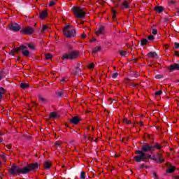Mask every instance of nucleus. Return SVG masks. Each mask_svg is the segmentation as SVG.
Returning <instances> with one entry per match:
<instances>
[{"instance_id": "a211bd4d", "label": "nucleus", "mask_w": 179, "mask_h": 179, "mask_svg": "<svg viewBox=\"0 0 179 179\" xmlns=\"http://www.w3.org/2000/svg\"><path fill=\"white\" fill-rule=\"evenodd\" d=\"M148 57H150V58H156L157 57V53H156V52H150L148 53Z\"/></svg>"}, {"instance_id": "412c9836", "label": "nucleus", "mask_w": 179, "mask_h": 179, "mask_svg": "<svg viewBox=\"0 0 179 179\" xmlns=\"http://www.w3.org/2000/svg\"><path fill=\"white\" fill-rule=\"evenodd\" d=\"M122 9H127L128 8H129V6H128V1H125L124 2H123V3L121 6Z\"/></svg>"}, {"instance_id": "9d476101", "label": "nucleus", "mask_w": 179, "mask_h": 179, "mask_svg": "<svg viewBox=\"0 0 179 179\" xmlns=\"http://www.w3.org/2000/svg\"><path fill=\"white\" fill-rule=\"evenodd\" d=\"M169 71H179V64H171L169 67Z\"/></svg>"}, {"instance_id": "c9c22d12", "label": "nucleus", "mask_w": 179, "mask_h": 179, "mask_svg": "<svg viewBox=\"0 0 179 179\" xmlns=\"http://www.w3.org/2000/svg\"><path fill=\"white\" fill-rule=\"evenodd\" d=\"M163 93V91L159 90L157 92H155V96H160Z\"/></svg>"}, {"instance_id": "052dcab7", "label": "nucleus", "mask_w": 179, "mask_h": 179, "mask_svg": "<svg viewBox=\"0 0 179 179\" xmlns=\"http://www.w3.org/2000/svg\"><path fill=\"white\" fill-rule=\"evenodd\" d=\"M132 85H134V86H136V83H133Z\"/></svg>"}, {"instance_id": "680f3d73", "label": "nucleus", "mask_w": 179, "mask_h": 179, "mask_svg": "<svg viewBox=\"0 0 179 179\" xmlns=\"http://www.w3.org/2000/svg\"><path fill=\"white\" fill-rule=\"evenodd\" d=\"M88 139H89V141H92V138H90V137H89Z\"/></svg>"}, {"instance_id": "bb28decb", "label": "nucleus", "mask_w": 179, "mask_h": 179, "mask_svg": "<svg viewBox=\"0 0 179 179\" xmlns=\"http://www.w3.org/2000/svg\"><path fill=\"white\" fill-rule=\"evenodd\" d=\"M176 170L174 166H171L166 169V173H173Z\"/></svg>"}, {"instance_id": "a19ab883", "label": "nucleus", "mask_w": 179, "mask_h": 179, "mask_svg": "<svg viewBox=\"0 0 179 179\" xmlns=\"http://www.w3.org/2000/svg\"><path fill=\"white\" fill-rule=\"evenodd\" d=\"M28 47L29 48H30L31 50H34V45H31V44H28Z\"/></svg>"}, {"instance_id": "49530a36", "label": "nucleus", "mask_w": 179, "mask_h": 179, "mask_svg": "<svg viewBox=\"0 0 179 179\" xmlns=\"http://www.w3.org/2000/svg\"><path fill=\"white\" fill-rule=\"evenodd\" d=\"M45 57H46V59H51L52 58L51 55H46Z\"/></svg>"}, {"instance_id": "603ef678", "label": "nucleus", "mask_w": 179, "mask_h": 179, "mask_svg": "<svg viewBox=\"0 0 179 179\" xmlns=\"http://www.w3.org/2000/svg\"><path fill=\"white\" fill-rule=\"evenodd\" d=\"M164 22H169V18H164Z\"/></svg>"}, {"instance_id": "774afa93", "label": "nucleus", "mask_w": 179, "mask_h": 179, "mask_svg": "<svg viewBox=\"0 0 179 179\" xmlns=\"http://www.w3.org/2000/svg\"><path fill=\"white\" fill-rule=\"evenodd\" d=\"M0 164H1V162H0Z\"/></svg>"}, {"instance_id": "338daca9", "label": "nucleus", "mask_w": 179, "mask_h": 179, "mask_svg": "<svg viewBox=\"0 0 179 179\" xmlns=\"http://www.w3.org/2000/svg\"><path fill=\"white\" fill-rule=\"evenodd\" d=\"M0 179H2V177H1V176H0Z\"/></svg>"}, {"instance_id": "4be33fe9", "label": "nucleus", "mask_w": 179, "mask_h": 179, "mask_svg": "<svg viewBox=\"0 0 179 179\" xmlns=\"http://www.w3.org/2000/svg\"><path fill=\"white\" fill-rule=\"evenodd\" d=\"M38 99H39L41 103H43V104H45V103H48V100H47L46 99H45L43 96H39Z\"/></svg>"}, {"instance_id": "cd10ccee", "label": "nucleus", "mask_w": 179, "mask_h": 179, "mask_svg": "<svg viewBox=\"0 0 179 179\" xmlns=\"http://www.w3.org/2000/svg\"><path fill=\"white\" fill-rule=\"evenodd\" d=\"M120 54L122 57H127V55H128V52L127 51H124V50H121L120 52Z\"/></svg>"}, {"instance_id": "72a5a7b5", "label": "nucleus", "mask_w": 179, "mask_h": 179, "mask_svg": "<svg viewBox=\"0 0 179 179\" xmlns=\"http://www.w3.org/2000/svg\"><path fill=\"white\" fill-rule=\"evenodd\" d=\"M112 78L113 79H117V78H118V73H113L112 74Z\"/></svg>"}, {"instance_id": "7c9ffc66", "label": "nucleus", "mask_w": 179, "mask_h": 179, "mask_svg": "<svg viewBox=\"0 0 179 179\" xmlns=\"http://www.w3.org/2000/svg\"><path fill=\"white\" fill-rule=\"evenodd\" d=\"M148 159H151L152 160H155V162H157V157L155 155H150V157H148Z\"/></svg>"}, {"instance_id": "1a4fd4ad", "label": "nucleus", "mask_w": 179, "mask_h": 179, "mask_svg": "<svg viewBox=\"0 0 179 179\" xmlns=\"http://www.w3.org/2000/svg\"><path fill=\"white\" fill-rule=\"evenodd\" d=\"M50 29V25H48V24L42 25L41 27V33H47V31H48Z\"/></svg>"}, {"instance_id": "09e8293b", "label": "nucleus", "mask_w": 179, "mask_h": 179, "mask_svg": "<svg viewBox=\"0 0 179 179\" xmlns=\"http://www.w3.org/2000/svg\"><path fill=\"white\" fill-rule=\"evenodd\" d=\"M14 54H15V50H10V52H9L10 55H14Z\"/></svg>"}, {"instance_id": "6e6d98bb", "label": "nucleus", "mask_w": 179, "mask_h": 179, "mask_svg": "<svg viewBox=\"0 0 179 179\" xmlns=\"http://www.w3.org/2000/svg\"><path fill=\"white\" fill-rule=\"evenodd\" d=\"M65 78H62L61 80H60V82H65Z\"/></svg>"}, {"instance_id": "de8ad7c7", "label": "nucleus", "mask_w": 179, "mask_h": 179, "mask_svg": "<svg viewBox=\"0 0 179 179\" xmlns=\"http://www.w3.org/2000/svg\"><path fill=\"white\" fill-rule=\"evenodd\" d=\"M62 94H64L63 92H57V96H59V97H61V96H62Z\"/></svg>"}, {"instance_id": "0eeeda50", "label": "nucleus", "mask_w": 179, "mask_h": 179, "mask_svg": "<svg viewBox=\"0 0 179 179\" xmlns=\"http://www.w3.org/2000/svg\"><path fill=\"white\" fill-rule=\"evenodd\" d=\"M8 27L11 30V31H15V32L19 31V30H20V29H22L20 25L17 23L11 24L8 26Z\"/></svg>"}, {"instance_id": "4c0bfd02", "label": "nucleus", "mask_w": 179, "mask_h": 179, "mask_svg": "<svg viewBox=\"0 0 179 179\" xmlns=\"http://www.w3.org/2000/svg\"><path fill=\"white\" fill-rule=\"evenodd\" d=\"M93 68H94V64L91 63L89 64V69H93Z\"/></svg>"}, {"instance_id": "58836bf2", "label": "nucleus", "mask_w": 179, "mask_h": 179, "mask_svg": "<svg viewBox=\"0 0 179 179\" xmlns=\"http://www.w3.org/2000/svg\"><path fill=\"white\" fill-rule=\"evenodd\" d=\"M55 5V1H52L49 3V6H54Z\"/></svg>"}, {"instance_id": "69168bd1", "label": "nucleus", "mask_w": 179, "mask_h": 179, "mask_svg": "<svg viewBox=\"0 0 179 179\" xmlns=\"http://www.w3.org/2000/svg\"><path fill=\"white\" fill-rule=\"evenodd\" d=\"M178 13H179V8H178Z\"/></svg>"}, {"instance_id": "8fccbe9b", "label": "nucleus", "mask_w": 179, "mask_h": 179, "mask_svg": "<svg viewBox=\"0 0 179 179\" xmlns=\"http://www.w3.org/2000/svg\"><path fill=\"white\" fill-rule=\"evenodd\" d=\"M81 37H82V38H86V34H83L81 35Z\"/></svg>"}, {"instance_id": "393cba45", "label": "nucleus", "mask_w": 179, "mask_h": 179, "mask_svg": "<svg viewBox=\"0 0 179 179\" xmlns=\"http://www.w3.org/2000/svg\"><path fill=\"white\" fill-rule=\"evenodd\" d=\"M101 50V48L100 46H97L95 47L93 50H92V52L93 54H96V52H99V51Z\"/></svg>"}, {"instance_id": "6e6552de", "label": "nucleus", "mask_w": 179, "mask_h": 179, "mask_svg": "<svg viewBox=\"0 0 179 179\" xmlns=\"http://www.w3.org/2000/svg\"><path fill=\"white\" fill-rule=\"evenodd\" d=\"M152 151H153V148H152V145L149 144H145L142 145V150H141V152H143V153H145V152H152Z\"/></svg>"}, {"instance_id": "3c124183", "label": "nucleus", "mask_w": 179, "mask_h": 179, "mask_svg": "<svg viewBox=\"0 0 179 179\" xmlns=\"http://www.w3.org/2000/svg\"><path fill=\"white\" fill-rule=\"evenodd\" d=\"M175 55H177V57H178V56H179V53H178V51L175 52Z\"/></svg>"}, {"instance_id": "ddd939ff", "label": "nucleus", "mask_w": 179, "mask_h": 179, "mask_svg": "<svg viewBox=\"0 0 179 179\" xmlns=\"http://www.w3.org/2000/svg\"><path fill=\"white\" fill-rule=\"evenodd\" d=\"M96 34H103L104 33V27L99 26L97 31H96Z\"/></svg>"}, {"instance_id": "5fc2aeb1", "label": "nucleus", "mask_w": 179, "mask_h": 179, "mask_svg": "<svg viewBox=\"0 0 179 179\" xmlns=\"http://www.w3.org/2000/svg\"><path fill=\"white\" fill-rule=\"evenodd\" d=\"M61 145V143H56V146H60Z\"/></svg>"}, {"instance_id": "39448f33", "label": "nucleus", "mask_w": 179, "mask_h": 179, "mask_svg": "<svg viewBox=\"0 0 179 179\" xmlns=\"http://www.w3.org/2000/svg\"><path fill=\"white\" fill-rule=\"evenodd\" d=\"M72 10L73 11L75 16L79 19H82V17H85V16H86V13L83 10V8L80 7H73Z\"/></svg>"}, {"instance_id": "a18cd8bd", "label": "nucleus", "mask_w": 179, "mask_h": 179, "mask_svg": "<svg viewBox=\"0 0 179 179\" xmlns=\"http://www.w3.org/2000/svg\"><path fill=\"white\" fill-rule=\"evenodd\" d=\"M152 33V34H157V29H153Z\"/></svg>"}, {"instance_id": "f257e3e1", "label": "nucleus", "mask_w": 179, "mask_h": 179, "mask_svg": "<svg viewBox=\"0 0 179 179\" xmlns=\"http://www.w3.org/2000/svg\"><path fill=\"white\" fill-rule=\"evenodd\" d=\"M38 169V163L31 164L25 167H20L13 166L10 169V173L12 176H17V174H28L30 171H34Z\"/></svg>"}, {"instance_id": "2eb2a0df", "label": "nucleus", "mask_w": 179, "mask_h": 179, "mask_svg": "<svg viewBox=\"0 0 179 179\" xmlns=\"http://www.w3.org/2000/svg\"><path fill=\"white\" fill-rule=\"evenodd\" d=\"M157 159L158 160V163H163V162H164V158H163L161 154L157 155Z\"/></svg>"}, {"instance_id": "7ed1b4c3", "label": "nucleus", "mask_w": 179, "mask_h": 179, "mask_svg": "<svg viewBox=\"0 0 179 179\" xmlns=\"http://www.w3.org/2000/svg\"><path fill=\"white\" fill-rule=\"evenodd\" d=\"M64 34L67 38H71V37H75L76 36V30L71 28L69 25H67L63 29Z\"/></svg>"}, {"instance_id": "5701e85b", "label": "nucleus", "mask_w": 179, "mask_h": 179, "mask_svg": "<svg viewBox=\"0 0 179 179\" xmlns=\"http://www.w3.org/2000/svg\"><path fill=\"white\" fill-rule=\"evenodd\" d=\"M152 150L154 149L160 150V149H162V145H159V143H156L154 145H152Z\"/></svg>"}, {"instance_id": "0e129e2a", "label": "nucleus", "mask_w": 179, "mask_h": 179, "mask_svg": "<svg viewBox=\"0 0 179 179\" xmlns=\"http://www.w3.org/2000/svg\"><path fill=\"white\" fill-rule=\"evenodd\" d=\"M2 80V77L0 76V80Z\"/></svg>"}, {"instance_id": "ea45409f", "label": "nucleus", "mask_w": 179, "mask_h": 179, "mask_svg": "<svg viewBox=\"0 0 179 179\" xmlns=\"http://www.w3.org/2000/svg\"><path fill=\"white\" fill-rule=\"evenodd\" d=\"M112 13H113V17H115V15H117V11H115V10L114 9H112Z\"/></svg>"}, {"instance_id": "e433bc0d", "label": "nucleus", "mask_w": 179, "mask_h": 179, "mask_svg": "<svg viewBox=\"0 0 179 179\" xmlns=\"http://www.w3.org/2000/svg\"><path fill=\"white\" fill-rule=\"evenodd\" d=\"M174 45H175V49H176V50H178V48H179V43H177V42H176V43H174Z\"/></svg>"}, {"instance_id": "f8f14e48", "label": "nucleus", "mask_w": 179, "mask_h": 179, "mask_svg": "<svg viewBox=\"0 0 179 179\" xmlns=\"http://www.w3.org/2000/svg\"><path fill=\"white\" fill-rule=\"evenodd\" d=\"M50 118H52L53 120H57V118H59V115H58L57 112H52L50 114Z\"/></svg>"}, {"instance_id": "423d86ee", "label": "nucleus", "mask_w": 179, "mask_h": 179, "mask_svg": "<svg viewBox=\"0 0 179 179\" xmlns=\"http://www.w3.org/2000/svg\"><path fill=\"white\" fill-rule=\"evenodd\" d=\"M21 33L23 34H33L34 33V28L31 27H24L21 30Z\"/></svg>"}, {"instance_id": "dca6fc26", "label": "nucleus", "mask_w": 179, "mask_h": 179, "mask_svg": "<svg viewBox=\"0 0 179 179\" xmlns=\"http://www.w3.org/2000/svg\"><path fill=\"white\" fill-rule=\"evenodd\" d=\"M50 167H51V163H50V162H48V161H45L44 162V169L48 170L50 169Z\"/></svg>"}, {"instance_id": "b1692460", "label": "nucleus", "mask_w": 179, "mask_h": 179, "mask_svg": "<svg viewBox=\"0 0 179 179\" xmlns=\"http://www.w3.org/2000/svg\"><path fill=\"white\" fill-rule=\"evenodd\" d=\"M148 43V39L146 38H143L141 41V45L143 46V45H146Z\"/></svg>"}, {"instance_id": "f704fd0d", "label": "nucleus", "mask_w": 179, "mask_h": 179, "mask_svg": "<svg viewBox=\"0 0 179 179\" xmlns=\"http://www.w3.org/2000/svg\"><path fill=\"white\" fill-rule=\"evenodd\" d=\"M148 38L149 41H153V40H155V37L153 36H149Z\"/></svg>"}, {"instance_id": "2f4dec72", "label": "nucleus", "mask_w": 179, "mask_h": 179, "mask_svg": "<svg viewBox=\"0 0 179 179\" xmlns=\"http://www.w3.org/2000/svg\"><path fill=\"white\" fill-rule=\"evenodd\" d=\"M123 122L124 124H132V122L131 121L128 120V119H127V117L123 119Z\"/></svg>"}, {"instance_id": "f3484780", "label": "nucleus", "mask_w": 179, "mask_h": 179, "mask_svg": "<svg viewBox=\"0 0 179 179\" xmlns=\"http://www.w3.org/2000/svg\"><path fill=\"white\" fill-rule=\"evenodd\" d=\"M47 11H42L40 13L39 17H41V19H45V17H47Z\"/></svg>"}, {"instance_id": "aec40b11", "label": "nucleus", "mask_w": 179, "mask_h": 179, "mask_svg": "<svg viewBox=\"0 0 179 179\" xmlns=\"http://www.w3.org/2000/svg\"><path fill=\"white\" fill-rule=\"evenodd\" d=\"M154 9L156 10V12H158V13H162V12H163V7L162 6L155 7Z\"/></svg>"}, {"instance_id": "c85d7f7f", "label": "nucleus", "mask_w": 179, "mask_h": 179, "mask_svg": "<svg viewBox=\"0 0 179 179\" xmlns=\"http://www.w3.org/2000/svg\"><path fill=\"white\" fill-rule=\"evenodd\" d=\"M5 93V89L0 87V100L2 99V94Z\"/></svg>"}, {"instance_id": "4d7b16f0", "label": "nucleus", "mask_w": 179, "mask_h": 179, "mask_svg": "<svg viewBox=\"0 0 179 179\" xmlns=\"http://www.w3.org/2000/svg\"><path fill=\"white\" fill-rule=\"evenodd\" d=\"M6 148L9 150V149H10L11 147H10V145H8Z\"/></svg>"}, {"instance_id": "20e7f679", "label": "nucleus", "mask_w": 179, "mask_h": 179, "mask_svg": "<svg viewBox=\"0 0 179 179\" xmlns=\"http://www.w3.org/2000/svg\"><path fill=\"white\" fill-rule=\"evenodd\" d=\"M79 57V52L73 51L64 53L62 58V59H76Z\"/></svg>"}, {"instance_id": "a878e982", "label": "nucleus", "mask_w": 179, "mask_h": 179, "mask_svg": "<svg viewBox=\"0 0 179 179\" xmlns=\"http://www.w3.org/2000/svg\"><path fill=\"white\" fill-rule=\"evenodd\" d=\"M20 87H21L22 89H27V87H29V84L24 83H22L20 84Z\"/></svg>"}, {"instance_id": "37998d69", "label": "nucleus", "mask_w": 179, "mask_h": 179, "mask_svg": "<svg viewBox=\"0 0 179 179\" xmlns=\"http://www.w3.org/2000/svg\"><path fill=\"white\" fill-rule=\"evenodd\" d=\"M79 72V66L76 67L75 73L76 75H78V73Z\"/></svg>"}, {"instance_id": "bf43d9fd", "label": "nucleus", "mask_w": 179, "mask_h": 179, "mask_svg": "<svg viewBox=\"0 0 179 179\" xmlns=\"http://www.w3.org/2000/svg\"><path fill=\"white\" fill-rule=\"evenodd\" d=\"M119 156H120V155H115V157H118Z\"/></svg>"}, {"instance_id": "6ab92c4d", "label": "nucleus", "mask_w": 179, "mask_h": 179, "mask_svg": "<svg viewBox=\"0 0 179 179\" xmlns=\"http://www.w3.org/2000/svg\"><path fill=\"white\" fill-rule=\"evenodd\" d=\"M22 52V55L24 57H29L30 56V52H29V50H27L23 49Z\"/></svg>"}, {"instance_id": "79ce46f5", "label": "nucleus", "mask_w": 179, "mask_h": 179, "mask_svg": "<svg viewBox=\"0 0 179 179\" xmlns=\"http://www.w3.org/2000/svg\"><path fill=\"white\" fill-rule=\"evenodd\" d=\"M152 178H155V179L157 178V175L156 174V173H155V172L152 173Z\"/></svg>"}, {"instance_id": "864d4df0", "label": "nucleus", "mask_w": 179, "mask_h": 179, "mask_svg": "<svg viewBox=\"0 0 179 179\" xmlns=\"http://www.w3.org/2000/svg\"><path fill=\"white\" fill-rule=\"evenodd\" d=\"M134 76H135V78H138V76H139V74H138V73H134Z\"/></svg>"}, {"instance_id": "c756f323", "label": "nucleus", "mask_w": 179, "mask_h": 179, "mask_svg": "<svg viewBox=\"0 0 179 179\" xmlns=\"http://www.w3.org/2000/svg\"><path fill=\"white\" fill-rule=\"evenodd\" d=\"M0 157H1V159H3V162H6V155L5 153L1 152L0 154Z\"/></svg>"}, {"instance_id": "f03ea898", "label": "nucleus", "mask_w": 179, "mask_h": 179, "mask_svg": "<svg viewBox=\"0 0 179 179\" xmlns=\"http://www.w3.org/2000/svg\"><path fill=\"white\" fill-rule=\"evenodd\" d=\"M136 153V155H139L134 157V160H135V162H137V163H141V162H145V160H146L148 157H150V155L143 152V151L137 150Z\"/></svg>"}, {"instance_id": "4468645a", "label": "nucleus", "mask_w": 179, "mask_h": 179, "mask_svg": "<svg viewBox=\"0 0 179 179\" xmlns=\"http://www.w3.org/2000/svg\"><path fill=\"white\" fill-rule=\"evenodd\" d=\"M80 121V120H79V118L77 117H73L71 120H70V122L71 124H74L75 125H76V124H78Z\"/></svg>"}, {"instance_id": "e2e57ef3", "label": "nucleus", "mask_w": 179, "mask_h": 179, "mask_svg": "<svg viewBox=\"0 0 179 179\" xmlns=\"http://www.w3.org/2000/svg\"><path fill=\"white\" fill-rule=\"evenodd\" d=\"M176 179H179V177H178V176H176Z\"/></svg>"}, {"instance_id": "9b49d317", "label": "nucleus", "mask_w": 179, "mask_h": 179, "mask_svg": "<svg viewBox=\"0 0 179 179\" xmlns=\"http://www.w3.org/2000/svg\"><path fill=\"white\" fill-rule=\"evenodd\" d=\"M23 50H27V46L21 45L19 48H15L14 49L15 52H20V51H23Z\"/></svg>"}, {"instance_id": "13d9d810", "label": "nucleus", "mask_w": 179, "mask_h": 179, "mask_svg": "<svg viewBox=\"0 0 179 179\" xmlns=\"http://www.w3.org/2000/svg\"><path fill=\"white\" fill-rule=\"evenodd\" d=\"M143 166H144V165L142 164V165L140 166V169H143Z\"/></svg>"}, {"instance_id": "473e14b6", "label": "nucleus", "mask_w": 179, "mask_h": 179, "mask_svg": "<svg viewBox=\"0 0 179 179\" xmlns=\"http://www.w3.org/2000/svg\"><path fill=\"white\" fill-rule=\"evenodd\" d=\"M85 176H86V173H85V171H82L81 173H80V178L81 179L86 178Z\"/></svg>"}, {"instance_id": "c03bdc74", "label": "nucleus", "mask_w": 179, "mask_h": 179, "mask_svg": "<svg viewBox=\"0 0 179 179\" xmlns=\"http://www.w3.org/2000/svg\"><path fill=\"white\" fill-rule=\"evenodd\" d=\"M162 78H163V76L162 75H157V76H155V78L156 79H162Z\"/></svg>"}]
</instances>
